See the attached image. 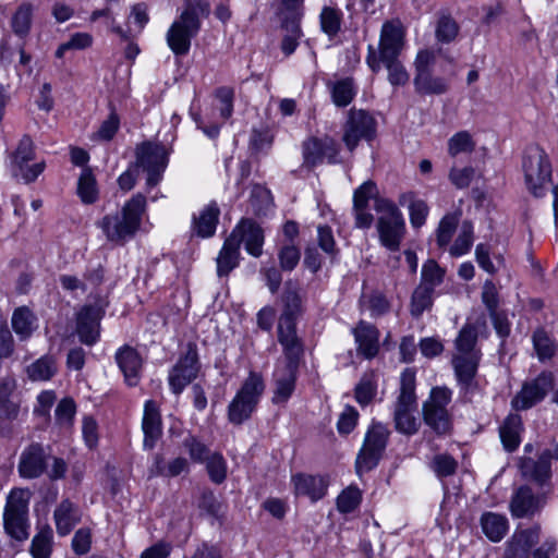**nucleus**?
I'll return each mask as SVG.
<instances>
[{
  "label": "nucleus",
  "instance_id": "obj_18",
  "mask_svg": "<svg viewBox=\"0 0 558 558\" xmlns=\"http://www.w3.org/2000/svg\"><path fill=\"white\" fill-rule=\"evenodd\" d=\"M102 314L97 305H86L77 313L76 332L83 343L92 345L98 341Z\"/></svg>",
  "mask_w": 558,
  "mask_h": 558
},
{
  "label": "nucleus",
  "instance_id": "obj_33",
  "mask_svg": "<svg viewBox=\"0 0 558 558\" xmlns=\"http://www.w3.org/2000/svg\"><path fill=\"white\" fill-rule=\"evenodd\" d=\"M239 246L234 238H228L217 257V274L219 277L228 276L238 266Z\"/></svg>",
  "mask_w": 558,
  "mask_h": 558
},
{
  "label": "nucleus",
  "instance_id": "obj_32",
  "mask_svg": "<svg viewBox=\"0 0 558 558\" xmlns=\"http://www.w3.org/2000/svg\"><path fill=\"white\" fill-rule=\"evenodd\" d=\"M481 353L471 355H454L452 359L453 368L458 380L464 387H470L476 374Z\"/></svg>",
  "mask_w": 558,
  "mask_h": 558
},
{
  "label": "nucleus",
  "instance_id": "obj_5",
  "mask_svg": "<svg viewBox=\"0 0 558 558\" xmlns=\"http://www.w3.org/2000/svg\"><path fill=\"white\" fill-rule=\"evenodd\" d=\"M32 493L26 488H13L3 511L4 531L12 538L23 542L29 536L28 506Z\"/></svg>",
  "mask_w": 558,
  "mask_h": 558
},
{
  "label": "nucleus",
  "instance_id": "obj_13",
  "mask_svg": "<svg viewBox=\"0 0 558 558\" xmlns=\"http://www.w3.org/2000/svg\"><path fill=\"white\" fill-rule=\"evenodd\" d=\"M35 157L34 143L32 138L24 135L17 147L9 155V167L15 177H21L25 182L35 181L38 175L44 171L45 163L37 162L27 166Z\"/></svg>",
  "mask_w": 558,
  "mask_h": 558
},
{
  "label": "nucleus",
  "instance_id": "obj_46",
  "mask_svg": "<svg viewBox=\"0 0 558 558\" xmlns=\"http://www.w3.org/2000/svg\"><path fill=\"white\" fill-rule=\"evenodd\" d=\"M459 222L458 214H447L439 222L436 231V240L439 247H446L450 244L453 232Z\"/></svg>",
  "mask_w": 558,
  "mask_h": 558
},
{
  "label": "nucleus",
  "instance_id": "obj_20",
  "mask_svg": "<svg viewBox=\"0 0 558 558\" xmlns=\"http://www.w3.org/2000/svg\"><path fill=\"white\" fill-rule=\"evenodd\" d=\"M356 350L366 360L374 359L380 348L379 330L372 324L360 322L352 330Z\"/></svg>",
  "mask_w": 558,
  "mask_h": 558
},
{
  "label": "nucleus",
  "instance_id": "obj_41",
  "mask_svg": "<svg viewBox=\"0 0 558 558\" xmlns=\"http://www.w3.org/2000/svg\"><path fill=\"white\" fill-rule=\"evenodd\" d=\"M477 333L476 329L471 325H465L459 332L456 339V354L454 355H471V353H481L476 349Z\"/></svg>",
  "mask_w": 558,
  "mask_h": 558
},
{
  "label": "nucleus",
  "instance_id": "obj_60",
  "mask_svg": "<svg viewBox=\"0 0 558 558\" xmlns=\"http://www.w3.org/2000/svg\"><path fill=\"white\" fill-rule=\"evenodd\" d=\"M359 421V412L352 407L347 405L341 412L337 422V428L339 434L348 435L356 426Z\"/></svg>",
  "mask_w": 558,
  "mask_h": 558
},
{
  "label": "nucleus",
  "instance_id": "obj_45",
  "mask_svg": "<svg viewBox=\"0 0 558 558\" xmlns=\"http://www.w3.org/2000/svg\"><path fill=\"white\" fill-rule=\"evenodd\" d=\"M320 27L328 36H335L341 27L342 12L338 8L324 7L320 12Z\"/></svg>",
  "mask_w": 558,
  "mask_h": 558
},
{
  "label": "nucleus",
  "instance_id": "obj_54",
  "mask_svg": "<svg viewBox=\"0 0 558 558\" xmlns=\"http://www.w3.org/2000/svg\"><path fill=\"white\" fill-rule=\"evenodd\" d=\"M284 28L286 34L281 41V50L286 56H290L295 51L303 34L299 23L296 22L286 24Z\"/></svg>",
  "mask_w": 558,
  "mask_h": 558
},
{
  "label": "nucleus",
  "instance_id": "obj_11",
  "mask_svg": "<svg viewBox=\"0 0 558 558\" xmlns=\"http://www.w3.org/2000/svg\"><path fill=\"white\" fill-rule=\"evenodd\" d=\"M376 136V121L364 109H351L343 126L342 141L353 151L361 140L371 142Z\"/></svg>",
  "mask_w": 558,
  "mask_h": 558
},
{
  "label": "nucleus",
  "instance_id": "obj_25",
  "mask_svg": "<svg viewBox=\"0 0 558 558\" xmlns=\"http://www.w3.org/2000/svg\"><path fill=\"white\" fill-rule=\"evenodd\" d=\"M116 361L124 375L129 386H136L140 381L143 360L138 352L131 347H123L116 353Z\"/></svg>",
  "mask_w": 558,
  "mask_h": 558
},
{
  "label": "nucleus",
  "instance_id": "obj_19",
  "mask_svg": "<svg viewBox=\"0 0 558 558\" xmlns=\"http://www.w3.org/2000/svg\"><path fill=\"white\" fill-rule=\"evenodd\" d=\"M229 238H234L236 245L243 243L246 252L255 257L262 254L264 233L262 228L251 219H242Z\"/></svg>",
  "mask_w": 558,
  "mask_h": 558
},
{
  "label": "nucleus",
  "instance_id": "obj_23",
  "mask_svg": "<svg viewBox=\"0 0 558 558\" xmlns=\"http://www.w3.org/2000/svg\"><path fill=\"white\" fill-rule=\"evenodd\" d=\"M142 428L144 432V448L153 449L162 434L159 407L153 400L145 402Z\"/></svg>",
  "mask_w": 558,
  "mask_h": 558
},
{
  "label": "nucleus",
  "instance_id": "obj_12",
  "mask_svg": "<svg viewBox=\"0 0 558 558\" xmlns=\"http://www.w3.org/2000/svg\"><path fill=\"white\" fill-rule=\"evenodd\" d=\"M168 165L166 148L159 144L143 143L136 148V168L147 172V186L157 185Z\"/></svg>",
  "mask_w": 558,
  "mask_h": 558
},
{
  "label": "nucleus",
  "instance_id": "obj_17",
  "mask_svg": "<svg viewBox=\"0 0 558 558\" xmlns=\"http://www.w3.org/2000/svg\"><path fill=\"white\" fill-rule=\"evenodd\" d=\"M232 107H191V116L208 137H216L219 128L232 113Z\"/></svg>",
  "mask_w": 558,
  "mask_h": 558
},
{
  "label": "nucleus",
  "instance_id": "obj_14",
  "mask_svg": "<svg viewBox=\"0 0 558 558\" xmlns=\"http://www.w3.org/2000/svg\"><path fill=\"white\" fill-rule=\"evenodd\" d=\"M554 388V375L543 372L536 378L525 381L511 400V407L517 411H523L536 405Z\"/></svg>",
  "mask_w": 558,
  "mask_h": 558
},
{
  "label": "nucleus",
  "instance_id": "obj_31",
  "mask_svg": "<svg viewBox=\"0 0 558 558\" xmlns=\"http://www.w3.org/2000/svg\"><path fill=\"white\" fill-rule=\"evenodd\" d=\"M481 527L485 536L494 542H500L509 530L505 515L495 512H485L481 517Z\"/></svg>",
  "mask_w": 558,
  "mask_h": 558
},
{
  "label": "nucleus",
  "instance_id": "obj_21",
  "mask_svg": "<svg viewBox=\"0 0 558 558\" xmlns=\"http://www.w3.org/2000/svg\"><path fill=\"white\" fill-rule=\"evenodd\" d=\"M291 482L296 496H306L313 502L325 497L329 486L325 476L302 473L293 475Z\"/></svg>",
  "mask_w": 558,
  "mask_h": 558
},
{
  "label": "nucleus",
  "instance_id": "obj_3",
  "mask_svg": "<svg viewBox=\"0 0 558 558\" xmlns=\"http://www.w3.org/2000/svg\"><path fill=\"white\" fill-rule=\"evenodd\" d=\"M415 387L416 371L413 367H408L400 375V392L393 411L396 429L405 435L415 434L420 426V422L414 415L417 410Z\"/></svg>",
  "mask_w": 558,
  "mask_h": 558
},
{
  "label": "nucleus",
  "instance_id": "obj_8",
  "mask_svg": "<svg viewBox=\"0 0 558 558\" xmlns=\"http://www.w3.org/2000/svg\"><path fill=\"white\" fill-rule=\"evenodd\" d=\"M451 396L452 392L448 388L435 387L423 404L425 424L439 435L448 434L452 427V417L448 411Z\"/></svg>",
  "mask_w": 558,
  "mask_h": 558
},
{
  "label": "nucleus",
  "instance_id": "obj_61",
  "mask_svg": "<svg viewBox=\"0 0 558 558\" xmlns=\"http://www.w3.org/2000/svg\"><path fill=\"white\" fill-rule=\"evenodd\" d=\"M300 250L293 244H286L279 252V262L282 270L291 271L300 262Z\"/></svg>",
  "mask_w": 558,
  "mask_h": 558
},
{
  "label": "nucleus",
  "instance_id": "obj_55",
  "mask_svg": "<svg viewBox=\"0 0 558 558\" xmlns=\"http://www.w3.org/2000/svg\"><path fill=\"white\" fill-rule=\"evenodd\" d=\"M183 446L187 450L191 460L197 463L205 462L211 454L209 448L194 436L186 437Z\"/></svg>",
  "mask_w": 558,
  "mask_h": 558
},
{
  "label": "nucleus",
  "instance_id": "obj_1",
  "mask_svg": "<svg viewBox=\"0 0 558 558\" xmlns=\"http://www.w3.org/2000/svg\"><path fill=\"white\" fill-rule=\"evenodd\" d=\"M284 307L278 322V341L282 345L286 362L278 363L274 373L275 390L272 402L284 403L292 396L299 359L303 344L296 335V317L301 310V299L295 291H286Z\"/></svg>",
  "mask_w": 558,
  "mask_h": 558
},
{
  "label": "nucleus",
  "instance_id": "obj_36",
  "mask_svg": "<svg viewBox=\"0 0 558 558\" xmlns=\"http://www.w3.org/2000/svg\"><path fill=\"white\" fill-rule=\"evenodd\" d=\"M53 532L49 525L41 527L34 536L31 545L33 558H49L52 551Z\"/></svg>",
  "mask_w": 558,
  "mask_h": 558
},
{
  "label": "nucleus",
  "instance_id": "obj_35",
  "mask_svg": "<svg viewBox=\"0 0 558 558\" xmlns=\"http://www.w3.org/2000/svg\"><path fill=\"white\" fill-rule=\"evenodd\" d=\"M12 328L21 339L28 338L36 328V317L27 307H19L12 315Z\"/></svg>",
  "mask_w": 558,
  "mask_h": 558
},
{
  "label": "nucleus",
  "instance_id": "obj_43",
  "mask_svg": "<svg viewBox=\"0 0 558 558\" xmlns=\"http://www.w3.org/2000/svg\"><path fill=\"white\" fill-rule=\"evenodd\" d=\"M532 341L537 357L541 361L549 360L554 356L556 352L555 342L543 328H538L533 332Z\"/></svg>",
  "mask_w": 558,
  "mask_h": 558
},
{
  "label": "nucleus",
  "instance_id": "obj_59",
  "mask_svg": "<svg viewBox=\"0 0 558 558\" xmlns=\"http://www.w3.org/2000/svg\"><path fill=\"white\" fill-rule=\"evenodd\" d=\"M317 241L319 247L329 256L336 257L338 255V248L330 227L319 226L317 228Z\"/></svg>",
  "mask_w": 558,
  "mask_h": 558
},
{
  "label": "nucleus",
  "instance_id": "obj_58",
  "mask_svg": "<svg viewBox=\"0 0 558 558\" xmlns=\"http://www.w3.org/2000/svg\"><path fill=\"white\" fill-rule=\"evenodd\" d=\"M416 90L423 94H442L447 90V81L441 77H434L432 74L423 80V82L414 81Z\"/></svg>",
  "mask_w": 558,
  "mask_h": 558
},
{
  "label": "nucleus",
  "instance_id": "obj_63",
  "mask_svg": "<svg viewBox=\"0 0 558 558\" xmlns=\"http://www.w3.org/2000/svg\"><path fill=\"white\" fill-rule=\"evenodd\" d=\"M388 70V78L392 85H403L409 81V74L398 59L383 60Z\"/></svg>",
  "mask_w": 558,
  "mask_h": 558
},
{
  "label": "nucleus",
  "instance_id": "obj_24",
  "mask_svg": "<svg viewBox=\"0 0 558 558\" xmlns=\"http://www.w3.org/2000/svg\"><path fill=\"white\" fill-rule=\"evenodd\" d=\"M558 459V447L555 451L547 449L543 451L537 461L531 458H523L520 469L524 477L537 483H544L550 476V460Z\"/></svg>",
  "mask_w": 558,
  "mask_h": 558
},
{
  "label": "nucleus",
  "instance_id": "obj_15",
  "mask_svg": "<svg viewBox=\"0 0 558 558\" xmlns=\"http://www.w3.org/2000/svg\"><path fill=\"white\" fill-rule=\"evenodd\" d=\"M199 22L194 9L185 10L167 34V41L175 54H185L191 46V38L196 35Z\"/></svg>",
  "mask_w": 558,
  "mask_h": 558
},
{
  "label": "nucleus",
  "instance_id": "obj_40",
  "mask_svg": "<svg viewBox=\"0 0 558 558\" xmlns=\"http://www.w3.org/2000/svg\"><path fill=\"white\" fill-rule=\"evenodd\" d=\"M187 471L189 461L185 458L178 457L171 460L167 465H163L162 458L160 456H156L155 465L154 469L151 470V474L174 477Z\"/></svg>",
  "mask_w": 558,
  "mask_h": 558
},
{
  "label": "nucleus",
  "instance_id": "obj_64",
  "mask_svg": "<svg viewBox=\"0 0 558 558\" xmlns=\"http://www.w3.org/2000/svg\"><path fill=\"white\" fill-rule=\"evenodd\" d=\"M410 222L413 228H421L428 216L429 208L422 199L411 201L409 205Z\"/></svg>",
  "mask_w": 558,
  "mask_h": 558
},
{
  "label": "nucleus",
  "instance_id": "obj_56",
  "mask_svg": "<svg viewBox=\"0 0 558 558\" xmlns=\"http://www.w3.org/2000/svg\"><path fill=\"white\" fill-rule=\"evenodd\" d=\"M457 461L448 454H437L432 461V469L439 478L452 475L457 470Z\"/></svg>",
  "mask_w": 558,
  "mask_h": 558
},
{
  "label": "nucleus",
  "instance_id": "obj_49",
  "mask_svg": "<svg viewBox=\"0 0 558 558\" xmlns=\"http://www.w3.org/2000/svg\"><path fill=\"white\" fill-rule=\"evenodd\" d=\"M93 44V36L86 32L74 33L70 36L69 40L61 44L57 51V58H63L70 50H83L90 47Z\"/></svg>",
  "mask_w": 558,
  "mask_h": 558
},
{
  "label": "nucleus",
  "instance_id": "obj_51",
  "mask_svg": "<svg viewBox=\"0 0 558 558\" xmlns=\"http://www.w3.org/2000/svg\"><path fill=\"white\" fill-rule=\"evenodd\" d=\"M475 147L472 136L465 132H458L448 141V153L451 157L471 153Z\"/></svg>",
  "mask_w": 558,
  "mask_h": 558
},
{
  "label": "nucleus",
  "instance_id": "obj_2",
  "mask_svg": "<svg viewBox=\"0 0 558 558\" xmlns=\"http://www.w3.org/2000/svg\"><path fill=\"white\" fill-rule=\"evenodd\" d=\"M146 205V197L137 193L124 203L120 214L105 216L98 222V227L108 241L123 244L138 231Z\"/></svg>",
  "mask_w": 558,
  "mask_h": 558
},
{
  "label": "nucleus",
  "instance_id": "obj_57",
  "mask_svg": "<svg viewBox=\"0 0 558 558\" xmlns=\"http://www.w3.org/2000/svg\"><path fill=\"white\" fill-rule=\"evenodd\" d=\"M459 32L458 24L450 16H441L436 27V37L439 41L450 43Z\"/></svg>",
  "mask_w": 558,
  "mask_h": 558
},
{
  "label": "nucleus",
  "instance_id": "obj_50",
  "mask_svg": "<svg viewBox=\"0 0 558 558\" xmlns=\"http://www.w3.org/2000/svg\"><path fill=\"white\" fill-rule=\"evenodd\" d=\"M433 290L418 284L414 290L411 300V314L413 316L418 317L424 311L430 307L433 303Z\"/></svg>",
  "mask_w": 558,
  "mask_h": 558
},
{
  "label": "nucleus",
  "instance_id": "obj_7",
  "mask_svg": "<svg viewBox=\"0 0 558 558\" xmlns=\"http://www.w3.org/2000/svg\"><path fill=\"white\" fill-rule=\"evenodd\" d=\"M522 167L527 189L533 195L543 196L551 179V165L545 150L537 145L527 147Z\"/></svg>",
  "mask_w": 558,
  "mask_h": 558
},
{
  "label": "nucleus",
  "instance_id": "obj_29",
  "mask_svg": "<svg viewBox=\"0 0 558 558\" xmlns=\"http://www.w3.org/2000/svg\"><path fill=\"white\" fill-rule=\"evenodd\" d=\"M522 430L523 423L521 416L510 413L499 427L500 439L507 451H514L520 446Z\"/></svg>",
  "mask_w": 558,
  "mask_h": 558
},
{
  "label": "nucleus",
  "instance_id": "obj_39",
  "mask_svg": "<svg viewBox=\"0 0 558 558\" xmlns=\"http://www.w3.org/2000/svg\"><path fill=\"white\" fill-rule=\"evenodd\" d=\"M446 270L441 268L434 259H428L423 264L420 286L435 290L444 281Z\"/></svg>",
  "mask_w": 558,
  "mask_h": 558
},
{
  "label": "nucleus",
  "instance_id": "obj_22",
  "mask_svg": "<svg viewBox=\"0 0 558 558\" xmlns=\"http://www.w3.org/2000/svg\"><path fill=\"white\" fill-rule=\"evenodd\" d=\"M46 466V454L40 445L33 444L23 450L19 462V473L23 478L40 476Z\"/></svg>",
  "mask_w": 558,
  "mask_h": 558
},
{
  "label": "nucleus",
  "instance_id": "obj_38",
  "mask_svg": "<svg viewBox=\"0 0 558 558\" xmlns=\"http://www.w3.org/2000/svg\"><path fill=\"white\" fill-rule=\"evenodd\" d=\"M57 372L56 361L52 356H41L27 367L32 380H49Z\"/></svg>",
  "mask_w": 558,
  "mask_h": 558
},
{
  "label": "nucleus",
  "instance_id": "obj_16",
  "mask_svg": "<svg viewBox=\"0 0 558 558\" xmlns=\"http://www.w3.org/2000/svg\"><path fill=\"white\" fill-rule=\"evenodd\" d=\"M198 371L197 351L194 347L189 345L186 353L178 361L169 374V386L172 392L180 395L196 378Z\"/></svg>",
  "mask_w": 558,
  "mask_h": 558
},
{
  "label": "nucleus",
  "instance_id": "obj_6",
  "mask_svg": "<svg viewBox=\"0 0 558 558\" xmlns=\"http://www.w3.org/2000/svg\"><path fill=\"white\" fill-rule=\"evenodd\" d=\"M265 390L260 374L251 372L228 407V417L233 424H241L251 417Z\"/></svg>",
  "mask_w": 558,
  "mask_h": 558
},
{
  "label": "nucleus",
  "instance_id": "obj_42",
  "mask_svg": "<svg viewBox=\"0 0 558 558\" xmlns=\"http://www.w3.org/2000/svg\"><path fill=\"white\" fill-rule=\"evenodd\" d=\"M77 194L84 204H93L98 198L96 179L90 170H83L77 184Z\"/></svg>",
  "mask_w": 558,
  "mask_h": 558
},
{
  "label": "nucleus",
  "instance_id": "obj_48",
  "mask_svg": "<svg viewBox=\"0 0 558 558\" xmlns=\"http://www.w3.org/2000/svg\"><path fill=\"white\" fill-rule=\"evenodd\" d=\"M33 16V8L28 3L19 7L12 16L11 25L17 36H25L29 32Z\"/></svg>",
  "mask_w": 558,
  "mask_h": 558
},
{
  "label": "nucleus",
  "instance_id": "obj_34",
  "mask_svg": "<svg viewBox=\"0 0 558 558\" xmlns=\"http://www.w3.org/2000/svg\"><path fill=\"white\" fill-rule=\"evenodd\" d=\"M377 395V374L368 371L363 374L354 389L355 401L361 407L368 405Z\"/></svg>",
  "mask_w": 558,
  "mask_h": 558
},
{
  "label": "nucleus",
  "instance_id": "obj_30",
  "mask_svg": "<svg viewBox=\"0 0 558 558\" xmlns=\"http://www.w3.org/2000/svg\"><path fill=\"white\" fill-rule=\"evenodd\" d=\"M219 207L216 203L211 202L206 205L197 216L193 218V230L202 238L211 236L217 228L219 218Z\"/></svg>",
  "mask_w": 558,
  "mask_h": 558
},
{
  "label": "nucleus",
  "instance_id": "obj_4",
  "mask_svg": "<svg viewBox=\"0 0 558 558\" xmlns=\"http://www.w3.org/2000/svg\"><path fill=\"white\" fill-rule=\"evenodd\" d=\"M378 214L376 223L380 244L391 252L400 248L405 234V221L401 210L390 199L378 197L375 201Z\"/></svg>",
  "mask_w": 558,
  "mask_h": 558
},
{
  "label": "nucleus",
  "instance_id": "obj_10",
  "mask_svg": "<svg viewBox=\"0 0 558 558\" xmlns=\"http://www.w3.org/2000/svg\"><path fill=\"white\" fill-rule=\"evenodd\" d=\"M389 437L388 428L380 423H373L367 430L364 445L356 458V473L361 475L375 468L379 461Z\"/></svg>",
  "mask_w": 558,
  "mask_h": 558
},
{
  "label": "nucleus",
  "instance_id": "obj_26",
  "mask_svg": "<svg viewBox=\"0 0 558 558\" xmlns=\"http://www.w3.org/2000/svg\"><path fill=\"white\" fill-rule=\"evenodd\" d=\"M53 520L57 533L60 536H65L81 521L80 508L71 500L64 499L56 507Z\"/></svg>",
  "mask_w": 558,
  "mask_h": 558
},
{
  "label": "nucleus",
  "instance_id": "obj_53",
  "mask_svg": "<svg viewBox=\"0 0 558 558\" xmlns=\"http://www.w3.org/2000/svg\"><path fill=\"white\" fill-rule=\"evenodd\" d=\"M434 64L435 53L433 51L427 49L418 51L414 62L416 71L414 81L423 82L428 74H432Z\"/></svg>",
  "mask_w": 558,
  "mask_h": 558
},
{
  "label": "nucleus",
  "instance_id": "obj_9",
  "mask_svg": "<svg viewBox=\"0 0 558 558\" xmlns=\"http://www.w3.org/2000/svg\"><path fill=\"white\" fill-rule=\"evenodd\" d=\"M405 31L399 20L387 21L383 24L379 39V60L374 48L368 47L367 63L373 71H378L383 60L398 59L404 46Z\"/></svg>",
  "mask_w": 558,
  "mask_h": 558
},
{
  "label": "nucleus",
  "instance_id": "obj_28",
  "mask_svg": "<svg viewBox=\"0 0 558 558\" xmlns=\"http://www.w3.org/2000/svg\"><path fill=\"white\" fill-rule=\"evenodd\" d=\"M539 508V499L526 486L520 487L510 502L511 514L515 518L533 515Z\"/></svg>",
  "mask_w": 558,
  "mask_h": 558
},
{
  "label": "nucleus",
  "instance_id": "obj_52",
  "mask_svg": "<svg viewBox=\"0 0 558 558\" xmlns=\"http://www.w3.org/2000/svg\"><path fill=\"white\" fill-rule=\"evenodd\" d=\"M205 462L209 478L216 484H221L227 477V462L222 454L211 453Z\"/></svg>",
  "mask_w": 558,
  "mask_h": 558
},
{
  "label": "nucleus",
  "instance_id": "obj_44",
  "mask_svg": "<svg viewBox=\"0 0 558 558\" xmlns=\"http://www.w3.org/2000/svg\"><path fill=\"white\" fill-rule=\"evenodd\" d=\"M362 501V492L355 485L344 488L337 498V509L341 513L354 511Z\"/></svg>",
  "mask_w": 558,
  "mask_h": 558
},
{
  "label": "nucleus",
  "instance_id": "obj_62",
  "mask_svg": "<svg viewBox=\"0 0 558 558\" xmlns=\"http://www.w3.org/2000/svg\"><path fill=\"white\" fill-rule=\"evenodd\" d=\"M323 145L322 138H310L303 144V155L306 163L314 166L323 161Z\"/></svg>",
  "mask_w": 558,
  "mask_h": 558
},
{
  "label": "nucleus",
  "instance_id": "obj_27",
  "mask_svg": "<svg viewBox=\"0 0 558 558\" xmlns=\"http://www.w3.org/2000/svg\"><path fill=\"white\" fill-rule=\"evenodd\" d=\"M541 527L534 525L529 529L517 531L507 549L508 558H517L525 555L539 541Z\"/></svg>",
  "mask_w": 558,
  "mask_h": 558
},
{
  "label": "nucleus",
  "instance_id": "obj_47",
  "mask_svg": "<svg viewBox=\"0 0 558 558\" xmlns=\"http://www.w3.org/2000/svg\"><path fill=\"white\" fill-rule=\"evenodd\" d=\"M335 105H350L355 96V87L351 78H343L330 87Z\"/></svg>",
  "mask_w": 558,
  "mask_h": 558
},
{
  "label": "nucleus",
  "instance_id": "obj_37",
  "mask_svg": "<svg viewBox=\"0 0 558 558\" xmlns=\"http://www.w3.org/2000/svg\"><path fill=\"white\" fill-rule=\"evenodd\" d=\"M473 225L464 221L459 229V233L454 242L449 247V253L453 257H460L468 254L473 245Z\"/></svg>",
  "mask_w": 558,
  "mask_h": 558
}]
</instances>
